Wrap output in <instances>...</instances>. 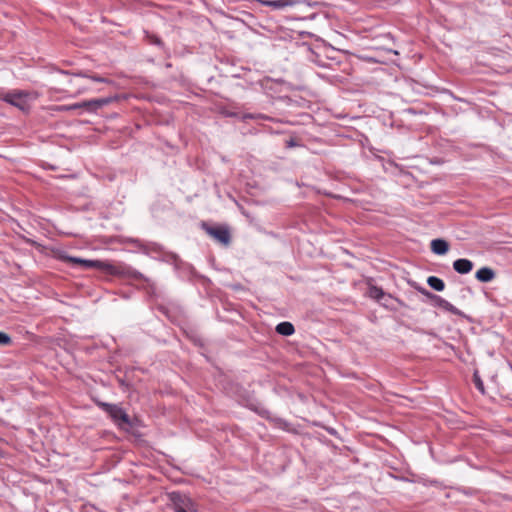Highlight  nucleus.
I'll list each match as a JSON object with an SVG mask.
<instances>
[{"instance_id":"19","label":"nucleus","mask_w":512,"mask_h":512,"mask_svg":"<svg viewBox=\"0 0 512 512\" xmlns=\"http://www.w3.org/2000/svg\"><path fill=\"white\" fill-rule=\"evenodd\" d=\"M12 338L5 332L0 331V347L10 346Z\"/></svg>"},{"instance_id":"2","label":"nucleus","mask_w":512,"mask_h":512,"mask_svg":"<svg viewBox=\"0 0 512 512\" xmlns=\"http://www.w3.org/2000/svg\"><path fill=\"white\" fill-rule=\"evenodd\" d=\"M63 260L72 265H79L84 270L98 269L110 275H118L121 273L118 267L101 260H90L73 256H65Z\"/></svg>"},{"instance_id":"22","label":"nucleus","mask_w":512,"mask_h":512,"mask_svg":"<svg viewBox=\"0 0 512 512\" xmlns=\"http://www.w3.org/2000/svg\"><path fill=\"white\" fill-rule=\"evenodd\" d=\"M150 42L152 44H155V45H158V46H161L163 44L162 40L159 37H157V36H151L150 37Z\"/></svg>"},{"instance_id":"10","label":"nucleus","mask_w":512,"mask_h":512,"mask_svg":"<svg viewBox=\"0 0 512 512\" xmlns=\"http://www.w3.org/2000/svg\"><path fill=\"white\" fill-rule=\"evenodd\" d=\"M473 267V262L466 258H460L453 262V269L459 274H468L472 271Z\"/></svg>"},{"instance_id":"4","label":"nucleus","mask_w":512,"mask_h":512,"mask_svg":"<svg viewBox=\"0 0 512 512\" xmlns=\"http://www.w3.org/2000/svg\"><path fill=\"white\" fill-rule=\"evenodd\" d=\"M168 497L175 512H200L196 503L184 493L174 491Z\"/></svg>"},{"instance_id":"13","label":"nucleus","mask_w":512,"mask_h":512,"mask_svg":"<svg viewBox=\"0 0 512 512\" xmlns=\"http://www.w3.org/2000/svg\"><path fill=\"white\" fill-rule=\"evenodd\" d=\"M368 295L377 302H381L382 299H392L390 294H386L382 288L377 286H371L368 290Z\"/></svg>"},{"instance_id":"18","label":"nucleus","mask_w":512,"mask_h":512,"mask_svg":"<svg viewBox=\"0 0 512 512\" xmlns=\"http://www.w3.org/2000/svg\"><path fill=\"white\" fill-rule=\"evenodd\" d=\"M268 117L264 114H253V113H245L241 116V119L243 121L247 120H260V119H267Z\"/></svg>"},{"instance_id":"6","label":"nucleus","mask_w":512,"mask_h":512,"mask_svg":"<svg viewBox=\"0 0 512 512\" xmlns=\"http://www.w3.org/2000/svg\"><path fill=\"white\" fill-rule=\"evenodd\" d=\"M26 97L27 94L23 91H13L4 94L2 96V100L15 107H18L21 110H24L27 105Z\"/></svg>"},{"instance_id":"23","label":"nucleus","mask_w":512,"mask_h":512,"mask_svg":"<svg viewBox=\"0 0 512 512\" xmlns=\"http://www.w3.org/2000/svg\"><path fill=\"white\" fill-rule=\"evenodd\" d=\"M298 146L297 141L294 138H290L288 141H286V147L292 148Z\"/></svg>"},{"instance_id":"7","label":"nucleus","mask_w":512,"mask_h":512,"mask_svg":"<svg viewBox=\"0 0 512 512\" xmlns=\"http://www.w3.org/2000/svg\"><path fill=\"white\" fill-rule=\"evenodd\" d=\"M263 4L273 9H282L287 6H294L295 4L312 5V3L307 0H266Z\"/></svg>"},{"instance_id":"1","label":"nucleus","mask_w":512,"mask_h":512,"mask_svg":"<svg viewBox=\"0 0 512 512\" xmlns=\"http://www.w3.org/2000/svg\"><path fill=\"white\" fill-rule=\"evenodd\" d=\"M93 400L96 405L111 418L118 428L127 430L129 427H132L130 417L122 407L117 404L100 401L96 398H93Z\"/></svg>"},{"instance_id":"12","label":"nucleus","mask_w":512,"mask_h":512,"mask_svg":"<svg viewBox=\"0 0 512 512\" xmlns=\"http://www.w3.org/2000/svg\"><path fill=\"white\" fill-rule=\"evenodd\" d=\"M495 276L494 270L490 267H482L475 274L476 279L483 283L491 282Z\"/></svg>"},{"instance_id":"14","label":"nucleus","mask_w":512,"mask_h":512,"mask_svg":"<svg viewBox=\"0 0 512 512\" xmlns=\"http://www.w3.org/2000/svg\"><path fill=\"white\" fill-rule=\"evenodd\" d=\"M276 332L283 336H290L295 332V329L292 323L285 321L276 326Z\"/></svg>"},{"instance_id":"17","label":"nucleus","mask_w":512,"mask_h":512,"mask_svg":"<svg viewBox=\"0 0 512 512\" xmlns=\"http://www.w3.org/2000/svg\"><path fill=\"white\" fill-rule=\"evenodd\" d=\"M76 109H83L81 102L70 104V105H60L56 108V110L59 112H66V111H71V110H76Z\"/></svg>"},{"instance_id":"26","label":"nucleus","mask_w":512,"mask_h":512,"mask_svg":"<svg viewBox=\"0 0 512 512\" xmlns=\"http://www.w3.org/2000/svg\"><path fill=\"white\" fill-rule=\"evenodd\" d=\"M474 377H475V384H482V381L480 380V378L478 377V375L476 373H475Z\"/></svg>"},{"instance_id":"16","label":"nucleus","mask_w":512,"mask_h":512,"mask_svg":"<svg viewBox=\"0 0 512 512\" xmlns=\"http://www.w3.org/2000/svg\"><path fill=\"white\" fill-rule=\"evenodd\" d=\"M120 274L119 275H127L128 277L132 278V279H135V280H144L145 282H149V279L146 278L142 273H140L139 271H136V270H132V269H127V271H124L123 269H120Z\"/></svg>"},{"instance_id":"20","label":"nucleus","mask_w":512,"mask_h":512,"mask_svg":"<svg viewBox=\"0 0 512 512\" xmlns=\"http://www.w3.org/2000/svg\"><path fill=\"white\" fill-rule=\"evenodd\" d=\"M416 289L422 294L424 295L427 299L433 301V299L435 298L436 294L432 293L431 291L427 290L426 288L424 287H421V286H418L416 287Z\"/></svg>"},{"instance_id":"5","label":"nucleus","mask_w":512,"mask_h":512,"mask_svg":"<svg viewBox=\"0 0 512 512\" xmlns=\"http://www.w3.org/2000/svg\"><path fill=\"white\" fill-rule=\"evenodd\" d=\"M204 231L219 243L227 246L231 241V235L226 226H210L206 223L202 224Z\"/></svg>"},{"instance_id":"15","label":"nucleus","mask_w":512,"mask_h":512,"mask_svg":"<svg viewBox=\"0 0 512 512\" xmlns=\"http://www.w3.org/2000/svg\"><path fill=\"white\" fill-rule=\"evenodd\" d=\"M427 284L429 287H431L433 290L441 292L445 289V283L444 281L436 276H429L427 279Z\"/></svg>"},{"instance_id":"25","label":"nucleus","mask_w":512,"mask_h":512,"mask_svg":"<svg viewBox=\"0 0 512 512\" xmlns=\"http://www.w3.org/2000/svg\"><path fill=\"white\" fill-rule=\"evenodd\" d=\"M476 388L482 395L486 394V386H476Z\"/></svg>"},{"instance_id":"9","label":"nucleus","mask_w":512,"mask_h":512,"mask_svg":"<svg viewBox=\"0 0 512 512\" xmlns=\"http://www.w3.org/2000/svg\"><path fill=\"white\" fill-rule=\"evenodd\" d=\"M432 302L435 307L441 308V309L448 311L454 315H457V316L463 315L462 312L458 308H456L449 301H447L446 299L442 298L439 295H436Z\"/></svg>"},{"instance_id":"8","label":"nucleus","mask_w":512,"mask_h":512,"mask_svg":"<svg viewBox=\"0 0 512 512\" xmlns=\"http://www.w3.org/2000/svg\"><path fill=\"white\" fill-rule=\"evenodd\" d=\"M111 101H112L111 98H98V99L82 101L81 105L83 106V109H85L88 112H96L100 108L111 103Z\"/></svg>"},{"instance_id":"3","label":"nucleus","mask_w":512,"mask_h":512,"mask_svg":"<svg viewBox=\"0 0 512 512\" xmlns=\"http://www.w3.org/2000/svg\"><path fill=\"white\" fill-rule=\"evenodd\" d=\"M243 406L249 408L250 410L256 412L257 414H259L261 417H264V418H267V419H270L271 421H273L279 428L285 430V431H288L290 429V424L285 421L284 419L282 418H278V417H275V418H270V413L267 409H265L260 402H258L255 398L251 397V396H248L247 398H244L241 402H240Z\"/></svg>"},{"instance_id":"24","label":"nucleus","mask_w":512,"mask_h":512,"mask_svg":"<svg viewBox=\"0 0 512 512\" xmlns=\"http://www.w3.org/2000/svg\"><path fill=\"white\" fill-rule=\"evenodd\" d=\"M393 298L392 299H382L381 302H379L381 305H383L384 307L388 308L391 306V302H392Z\"/></svg>"},{"instance_id":"27","label":"nucleus","mask_w":512,"mask_h":512,"mask_svg":"<svg viewBox=\"0 0 512 512\" xmlns=\"http://www.w3.org/2000/svg\"><path fill=\"white\" fill-rule=\"evenodd\" d=\"M328 432H329L330 434H334V429H333V428L328 429Z\"/></svg>"},{"instance_id":"11","label":"nucleus","mask_w":512,"mask_h":512,"mask_svg":"<svg viewBox=\"0 0 512 512\" xmlns=\"http://www.w3.org/2000/svg\"><path fill=\"white\" fill-rule=\"evenodd\" d=\"M431 251L436 255H444L449 250V244L446 240L437 238L431 241Z\"/></svg>"},{"instance_id":"21","label":"nucleus","mask_w":512,"mask_h":512,"mask_svg":"<svg viewBox=\"0 0 512 512\" xmlns=\"http://www.w3.org/2000/svg\"><path fill=\"white\" fill-rule=\"evenodd\" d=\"M76 76H79V77H88L90 78L91 80L95 81V82H106V79L101 77V76H97V75H93V76H88L86 75L85 73L83 72H79L77 74H75Z\"/></svg>"}]
</instances>
